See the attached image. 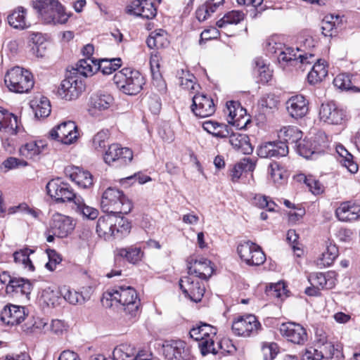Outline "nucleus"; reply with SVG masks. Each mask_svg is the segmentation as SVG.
<instances>
[{
  "label": "nucleus",
  "instance_id": "nucleus-1",
  "mask_svg": "<svg viewBox=\"0 0 360 360\" xmlns=\"http://www.w3.org/2000/svg\"><path fill=\"white\" fill-rule=\"evenodd\" d=\"M101 207L110 215L127 214L132 208V203L123 192L114 187H108L103 193Z\"/></svg>",
  "mask_w": 360,
  "mask_h": 360
},
{
  "label": "nucleus",
  "instance_id": "nucleus-2",
  "mask_svg": "<svg viewBox=\"0 0 360 360\" xmlns=\"http://www.w3.org/2000/svg\"><path fill=\"white\" fill-rule=\"evenodd\" d=\"M105 300L124 306V311L131 316H136L140 304L135 289L130 286H115L108 290L103 295L101 301L103 304Z\"/></svg>",
  "mask_w": 360,
  "mask_h": 360
},
{
  "label": "nucleus",
  "instance_id": "nucleus-3",
  "mask_svg": "<svg viewBox=\"0 0 360 360\" xmlns=\"http://www.w3.org/2000/svg\"><path fill=\"white\" fill-rule=\"evenodd\" d=\"M113 82L120 91L129 96L138 94L146 83L140 72L127 68L115 73Z\"/></svg>",
  "mask_w": 360,
  "mask_h": 360
},
{
  "label": "nucleus",
  "instance_id": "nucleus-4",
  "mask_svg": "<svg viewBox=\"0 0 360 360\" xmlns=\"http://www.w3.org/2000/svg\"><path fill=\"white\" fill-rule=\"evenodd\" d=\"M33 6L45 24H65L69 18L58 0H37Z\"/></svg>",
  "mask_w": 360,
  "mask_h": 360
},
{
  "label": "nucleus",
  "instance_id": "nucleus-5",
  "mask_svg": "<svg viewBox=\"0 0 360 360\" xmlns=\"http://www.w3.org/2000/svg\"><path fill=\"white\" fill-rule=\"evenodd\" d=\"M4 82L10 91L15 93H27L34 86L32 73L20 67L9 70L5 75Z\"/></svg>",
  "mask_w": 360,
  "mask_h": 360
},
{
  "label": "nucleus",
  "instance_id": "nucleus-6",
  "mask_svg": "<svg viewBox=\"0 0 360 360\" xmlns=\"http://www.w3.org/2000/svg\"><path fill=\"white\" fill-rule=\"evenodd\" d=\"M48 195L58 203L74 202L78 196L72 186L60 179H53L46 186Z\"/></svg>",
  "mask_w": 360,
  "mask_h": 360
},
{
  "label": "nucleus",
  "instance_id": "nucleus-7",
  "mask_svg": "<svg viewBox=\"0 0 360 360\" xmlns=\"http://www.w3.org/2000/svg\"><path fill=\"white\" fill-rule=\"evenodd\" d=\"M319 117L325 123L338 126H345L349 120L347 111L333 102L321 104Z\"/></svg>",
  "mask_w": 360,
  "mask_h": 360
},
{
  "label": "nucleus",
  "instance_id": "nucleus-8",
  "mask_svg": "<svg viewBox=\"0 0 360 360\" xmlns=\"http://www.w3.org/2000/svg\"><path fill=\"white\" fill-rule=\"evenodd\" d=\"M237 252L240 258L249 266H259L266 260L262 248L250 240L240 243L238 245Z\"/></svg>",
  "mask_w": 360,
  "mask_h": 360
},
{
  "label": "nucleus",
  "instance_id": "nucleus-9",
  "mask_svg": "<svg viewBox=\"0 0 360 360\" xmlns=\"http://www.w3.org/2000/svg\"><path fill=\"white\" fill-rule=\"evenodd\" d=\"M133 152L129 148H122L119 144L114 143L108 146L103 159L106 164L115 167H122L131 162Z\"/></svg>",
  "mask_w": 360,
  "mask_h": 360
},
{
  "label": "nucleus",
  "instance_id": "nucleus-10",
  "mask_svg": "<svg viewBox=\"0 0 360 360\" xmlns=\"http://www.w3.org/2000/svg\"><path fill=\"white\" fill-rule=\"evenodd\" d=\"M261 329V324L256 316L252 314H248L239 316L232 323V330L236 335L249 337L255 335Z\"/></svg>",
  "mask_w": 360,
  "mask_h": 360
},
{
  "label": "nucleus",
  "instance_id": "nucleus-11",
  "mask_svg": "<svg viewBox=\"0 0 360 360\" xmlns=\"http://www.w3.org/2000/svg\"><path fill=\"white\" fill-rule=\"evenodd\" d=\"M79 133L76 124L72 121L63 122L49 132V136L64 144H71L77 140Z\"/></svg>",
  "mask_w": 360,
  "mask_h": 360
},
{
  "label": "nucleus",
  "instance_id": "nucleus-12",
  "mask_svg": "<svg viewBox=\"0 0 360 360\" xmlns=\"http://www.w3.org/2000/svg\"><path fill=\"white\" fill-rule=\"evenodd\" d=\"M85 86L82 80L78 79L77 76L71 75L63 79L58 89V94L60 97L67 101L77 99Z\"/></svg>",
  "mask_w": 360,
  "mask_h": 360
},
{
  "label": "nucleus",
  "instance_id": "nucleus-13",
  "mask_svg": "<svg viewBox=\"0 0 360 360\" xmlns=\"http://www.w3.org/2000/svg\"><path fill=\"white\" fill-rule=\"evenodd\" d=\"M179 287L184 295L195 302H200L205 292L203 283L189 275L180 279Z\"/></svg>",
  "mask_w": 360,
  "mask_h": 360
},
{
  "label": "nucleus",
  "instance_id": "nucleus-14",
  "mask_svg": "<svg viewBox=\"0 0 360 360\" xmlns=\"http://www.w3.org/2000/svg\"><path fill=\"white\" fill-rule=\"evenodd\" d=\"M163 353L168 360H191V349L182 340H171L163 345Z\"/></svg>",
  "mask_w": 360,
  "mask_h": 360
},
{
  "label": "nucleus",
  "instance_id": "nucleus-15",
  "mask_svg": "<svg viewBox=\"0 0 360 360\" xmlns=\"http://www.w3.org/2000/svg\"><path fill=\"white\" fill-rule=\"evenodd\" d=\"M187 269L189 276L202 280H207L213 272L211 262L207 259H200L190 257L187 259Z\"/></svg>",
  "mask_w": 360,
  "mask_h": 360
},
{
  "label": "nucleus",
  "instance_id": "nucleus-16",
  "mask_svg": "<svg viewBox=\"0 0 360 360\" xmlns=\"http://www.w3.org/2000/svg\"><path fill=\"white\" fill-rule=\"evenodd\" d=\"M281 334L288 341L297 345H304L307 340V333L305 328L299 323L288 322L280 326Z\"/></svg>",
  "mask_w": 360,
  "mask_h": 360
},
{
  "label": "nucleus",
  "instance_id": "nucleus-17",
  "mask_svg": "<svg viewBox=\"0 0 360 360\" xmlns=\"http://www.w3.org/2000/svg\"><path fill=\"white\" fill-rule=\"evenodd\" d=\"M192 101L191 110L197 117H207L215 112L213 100L203 94L194 95Z\"/></svg>",
  "mask_w": 360,
  "mask_h": 360
},
{
  "label": "nucleus",
  "instance_id": "nucleus-18",
  "mask_svg": "<svg viewBox=\"0 0 360 360\" xmlns=\"http://www.w3.org/2000/svg\"><path fill=\"white\" fill-rule=\"evenodd\" d=\"M126 12L146 19H152L157 14V10L151 0H134L126 7Z\"/></svg>",
  "mask_w": 360,
  "mask_h": 360
},
{
  "label": "nucleus",
  "instance_id": "nucleus-19",
  "mask_svg": "<svg viewBox=\"0 0 360 360\" xmlns=\"http://www.w3.org/2000/svg\"><path fill=\"white\" fill-rule=\"evenodd\" d=\"M74 224L70 217L56 213L53 215L50 224V231L58 238H65L74 229Z\"/></svg>",
  "mask_w": 360,
  "mask_h": 360
},
{
  "label": "nucleus",
  "instance_id": "nucleus-20",
  "mask_svg": "<svg viewBox=\"0 0 360 360\" xmlns=\"http://www.w3.org/2000/svg\"><path fill=\"white\" fill-rule=\"evenodd\" d=\"M288 153V146L285 142L272 141L262 144L257 149V155L262 158L284 157Z\"/></svg>",
  "mask_w": 360,
  "mask_h": 360
},
{
  "label": "nucleus",
  "instance_id": "nucleus-21",
  "mask_svg": "<svg viewBox=\"0 0 360 360\" xmlns=\"http://www.w3.org/2000/svg\"><path fill=\"white\" fill-rule=\"evenodd\" d=\"M308 101L302 95L290 97L285 103L288 115L295 119L304 117L309 111Z\"/></svg>",
  "mask_w": 360,
  "mask_h": 360
},
{
  "label": "nucleus",
  "instance_id": "nucleus-22",
  "mask_svg": "<svg viewBox=\"0 0 360 360\" xmlns=\"http://www.w3.org/2000/svg\"><path fill=\"white\" fill-rule=\"evenodd\" d=\"M25 316V308L16 305L6 306L1 313V321L8 326L20 324Z\"/></svg>",
  "mask_w": 360,
  "mask_h": 360
},
{
  "label": "nucleus",
  "instance_id": "nucleus-23",
  "mask_svg": "<svg viewBox=\"0 0 360 360\" xmlns=\"http://www.w3.org/2000/svg\"><path fill=\"white\" fill-rule=\"evenodd\" d=\"M20 131L17 116L0 107V131L15 135Z\"/></svg>",
  "mask_w": 360,
  "mask_h": 360
},
{
  "label": "nucleus",
  "instance_id": "nucleus-24",
  "mask_svg": "<svg viewBox=\"0 0 360 360\" xmlns=\"http://www.w3.org/2000/svg\"><path fill=\"white\" fill-rule=\"evenodd\" d=\"M269 51L277 56L279 63H290L291 65H297V55L294 49L291 47L283 46L281 44L271 46L269 44Z\"/></svg>",
  "mask_w": 360,
  "mask_h": 360
},
{
  "label": "nucleus",
  "instance_id": "nucleus-25",
  "mask_svg": "<svg viewBox=\"0 0 360 360\" xmlns=\"http://www.w3.org/2000/svg\"><path fill=\"white\" fill-rule=\"evenodd\" d=\"M340 221H352L360 219V207L351 202H344L335 210Z\"/></svg>",
  "mask_w": 360,
  "mask_h": 360
},
{
  "label": "nucleus",
  "instance_id": "nucleus-26",
  "mask_svg": "<svg viewBox=\"0 0 360 360\" xmlns=\"http://www.w3.org/2000/svg\"><path fill=\"white\" fill-rule=\"evenodd\" d=\"M316 345L320 349V352L323 354V359L328 360H340L343 357L342 351L338 345L336 347L331 342L328 341L326 337H321L316 341Z\"/></svg>",
  "mask_w": 360,
  "mask_h": 360
},
{
  "label": "nucleus",
  "instance_id": "nucleus-27",
  "mask_svg": "<svg viewBox=\"0 0 360 360\" xmlns=\"http://www.w3.org/2000/svg\"><path fill=\"white\" fill-rule=\"evenodd\" d=\"M32 290V284L31 282L23 278H14V281H11V284L7 285L6 287V293L12 296L22 295L29 299V295Z\"/></svg>",
  "mask_w": 360,
  "mask_h": 360
},
{
  "label": "nucleus",
  "instance_id": "nucleus-28",
  "mask_svg": "<svg viewBox=\"0 0 360 360\" xmlns=\"http://www.w3.org/2000/svg\"><path fill=\"white\" fill-rule=\"evenodd\" d=\"M336 273H314L309 276V280L313 285L319 286L321 289H331L335 285Z\"/></svg>",
  "mask_w": 360,
  "mask_h": 360
},
{
  "label": "nucleus",
  "instance_id": "nucleus-29",
  "mask_svg": "<svg viewBox=\"0 0 360 360\" xmlns=\"http://www.w3.org/2000/svg\"><path fill=\"white\" fill-rule=\"evenodd\" d=\"M116 223L115 219L110 216L100 217L96 224V232L100 237L105 240L115 235Z\"/></svg>",
  "mask_w": 360,
  "mask_h": 360
},
{
  "label": "nucleus",
  "instance_id": "nucleus-30",
  "mask_svg": "<svg viewBox=\"0 0 360 360\" xmlns=\"http://www.w3.org/2000/svg\"><path fill=\"white\" fill-rule=\"evenodd\" d=\"M278 137L285 142V145H291L294 148L302 140V132L295 127H285L278 132Z\"/></svg>",
  "mask_w": 360,
  "mask_h": 360
},
{
  "label": "nucleus",
  "instance_id": "nucleus-31",
  "mask_svg": "<svg viewBox=\"0 0 360 360\" xmlns=\"http://www.w3.org/2000/svg\"><path fill=\"white\" fill-rule=\"evenodd\" d=\"M228 137H229V143L236 150L243 154H250L252 152L253 148L246 134L231 131Z\"/></svg>",
  "mask_w": 360,
  "mask_h": 360
},
{
  "label": "nucleus",
  "instance_id": "nucleus-32",
  "mask_svg": "<svg viewBox=\"0 0 360 360\" xmlns=\"http://www.w3.org/2000/svg\"><path fill=\"white\" fill-rule=\"evenodd\" d=\"M113 101V97L110 94L98 91L90 96L89 105L91 108L105 110L110 108Z\"/></svg>",
  "mask_w": 360,
  "mask_h": 360
},
{
  "label": "nucleus",
  "instance_id": "nucleus-33",
  "mask_svg": "<svg viewBox=\"0 0 360 360\" xmlns=\"http://www.w3.org/2000/svg\"><path fill=\"white\" fill-rule=\"evenodd\" d=\"M202 128L213 136L220 139L228 137L231 133L228 125L212 120L203 122Z\"/></svg>",
  "mask_w": 360,
  "mask_h": 360
},
{
  "label": "nucleus",
  "instance_id": "nucleus-34",
  "mask_svg": "<svg viewBox=\"0 0 360 360\" xmlns=\"http://www.w3.org/2000/svg\"><path fill=\"white\" fill-rule=\"evenodd\" d=\"M143 252L140 248L128 247L124 248H117L116 250L115 260L125 258L129 263L136 264L141 261L143 257Z\"/></svg>",
  "mask_w": 360,
  "mask_h": 360
},
{
  "label": "nucleus",
  "instance_id": "nucleus-35",
  "mask_svg": "<svg viewBox=\"0 0 360 360\" xmlns=\"http://www.w3.org/2000/svg\"><path fill=\"white\" fill-rule=\"evenodd\" d=\"M149 49H163L167 47L169 41L167 39V32L163 30H156L152 32L146 39Z\"/></svg>",
  "mask_w": 360,
  "mask_h": 360
},
{
  "label": "nucleus",
  "instance_id": "nucleus-36",
  "mask_svg": "<svg viewBox=\"0 0 360 360\" xmlns=\"http://www.w3.org/2000/svg\"><path fill=\"white\" fill-rule=\"evenodd\" d=\"M216 333L217 328L207 323H200L193 327L189 332L190 337L196 341L214 337Z\"/></svg>",
  "mask_w": 360,
  "mask_h": 360
},
{
  "label": "nucleus",
  "instance_id": "nucleus-37",
  "mask_svg": "<svg viewBox=\"0 0 360 360\" xmlns=\"http://www.w3.org/2000/svg\"><path fill=\"white\" fill-rule=\"evenodd\" d=\"M97 65L96 60L93 58H85L79 60L75 68H73L75 71L74 74H79L84 77H89L94 74L96 71Z\"/></svg>",
  "mask_w": 360,
  "mask_h": 360
},
{
  "label": "nucleus",
  "instance_id": "nucleus-38",
  "mask_svg": "<svg viewBox=\"0 0 360 360\" xmlns=\"http://www.w3.org/2000/svg\"><path fill=\"white\" fill-rule=\"evenodd\" d=\"M336 151L342 160L340 162L347 169L351 174H355L358 172V165L353 160V155L342 146H336Z\"/></svg>",
  "mask_w": 360,
  "mask_h": 360
},
{
  "label": "nucleus",
  "instance_id": "nucleus-39",
  "mask_svg": "<svg viewBox=\"0 0 360 360\" xmlns=\"http://www.w3.org/2000/svg\"><path fill=\"white\" fill-rule=\"evenodd\" d=\"M327 75L328 70L324 61L321 62V60L319 59L308 73L307 79L311 84H315L324 79Z\"/></svg>",
  "mask_w": 360,
  "mask_h": 360
},
{
  "label": "nucleus",
  "instance_id": "nucleus-40",
  "mask_svg": "<svg viewBox=\"0 0 360 360\" xmlns=\"http://www.w3.org/2000/svg\"><path fill=\"white\" fill-rule=\"evenodd\" d=\"M26 10L18 7L17 10L8 15L9 25L15 29L24 30L27 27L25 21Z\"/></svg>",
  "mask_w": 360,
  "mask_h": 360
},
{
  "label": "nucleus",
  "instance_id": "nucleus-41",
  "mask_svg": "<svg viewBox=\"0 0 360 360\" xmlns=\"http://www.w3.org/2000/svg\"><path fill=\"white\" fill-rule=\"evenodd\" d=\"M73 203L75 206V211L79 214H82L84 217L89 219H94L97 218L98 215V210L86 205L84 203V199L81 196H78Z\"/></svg>",
  "mask_w": 360,
  "mask_h": 360
},
{
  "label": "nucleus",
  "instance_id": "nucleus-42",
  "mask_svg": "<svg viewBox=\"0 0 360 360\" xmlns=\"http://www.w3.org/2000/svg\"><path fill=\"white\" fill-rule=\"evenodd\" d=\"M136 354L135 348L128 344H121L116 347L112 352L114 360H131Z\"/></svg>",
  "mask_w": 360,
  "mask_h": 360
},
{
  "label": "nucleus",
  "instance_id": "nucleus-43",
  "mask_svg": "<svg viewBox=\"0 0 360 360\" xmlns=\"http://www.w3.org/2000/svg\"><path fill=\"white\" fill-rule=\"evenodd\" d=\"M245 18L243 12L240 11H231L224 15V16L219 20L216 25L219 28L224 27L226 25L238 24Z\"/></svg>",
  "mask_w": 360,
  "mask_h": 360
},
{
  "label": "nucleus",
  "instance_id": "nucleus-44",
  "mask_svg": "<svg viewBox=\"0 0 360 360\" xmlns=\"http://www.w3.org/2000/svg\"><path fill=\"white\" fill-rule=\"evenodd\" d=\"M34 251L30 248H24L13 253V259L15 263H20L23 265L24 268L33 271L34 266L30 259V254Z\"/></svg>",
  "mask_w": 360,
  "mask_h": 360
},
{
  "label": "nucleus",
  "instance_id": "nucleus-45",
  "mask_svg": "<svg viewBox=\"0 0 360 360\" xmlns=\"http://www.w3.org/2000/svg\"><path fill=\"white\" fill-rule=\"evenodd\" d=\"M96 70H99L103 75H110L121 66V59H102L96 60Z\"/></svg>",
  "mask_w": 360,
  "mask_h": 360
},
{
  "label": "nucleus",
  "instance_id": "nucleus-46",
  "mask_svg": "<svg viewBox=\"0 0 360 360\" xmlns=\"http://www.w3.org/2000/svg\"><path fill=\"white\" fill-rule=\"evenodd\" d=\"M31 107L34 111V115L37 118H44L48 117L51 113V105L49 101L43 97L39 102H32Z\"/></svg>",
  "mask_w": 360,
  "mask_h": 360
},
{
  "label": "nucleus",
  "instance_id": "nucleus-47",
  "mask_svg": "<svg viewBox=\"0 0 360 360\" xmlns=\"http://www.w3.org/2000/svg\"><path fill=\"white\" fill-rule=\"evenodd\" d=\"M311 143L313 148L316 150V153L320 154L325 151L328 148V137L325 132L319 131L311 138Z\"/></svg>",
  "mask_w": 360,
  "mask_h": 360
},
{
  "label": "nucleus",
  "instance_id": "nucleus-48",
  "mask_svg": "<svg viewBox=\"0 0 360 360\" xmlns=\"http://www.w3.org/2000/svg\"><path fill=\"white\" fill-rule=\"evenodd\" d=\"M338 256V248L335 245H330L327 246L326 251L322 253L319 264L323 266H329Z\"/></svg>",
  "mask_w": 360,
  "mask_h": 360
},
{
  "label": "nucleus",
  "instance_id": "nucleus-49",
  "mask_svg": "<svg viewBox=\"0 0 360 360\" xmlns=\"http://www.w3.org/2000/svg\"><path fill=\"white\" fill-rule=\"evenodd\" d=\"M300 181H303L309 191L314 195H319L323 192V186L321 183L316 180L313 176H306L304 174L298 176Z\"/></svg>",
  "mask_w": 360,
  "mask_h": 360
},
{
  "label": "nucleus",
  "instance_id": "nucleus-50",
  "mask_svg": "<svg viewBox=\"0 0 360 360\" xmlns=\"http://www.w3.org/2000/svg\"><path fill=\"white\" fill-rule=\"evenodd\" d=\"M20 155L27 159H32L39 155L36 141H31L22 145L19 149Z\"/></svg>",
  "mask_w": 360,
  "mask_h": 360
},
{
  "label": "nucleus",
  "instance_id": "nucleus-51",
  "mask_svg": "<svg viewBox=\"0 0 360 360\" xmlns=\"http://www.w3.org/2000/svg\"><path fill=\"white\" fill-rule=\"evenodd\" d=\"M295 148H296L297 153L301 156L307 159L316 154V150H314L311 141H306L305 139H302Z\"/></svg>",
  "mask_w": 360,
  "mask_h": 360
},
{
  "label": "nucleus",
  "instance_id": "nucleus-52",
  "mask_svg": "<svg viewBox=\"0 0 360 360\" xmlns=\"http://www.w3.org/2000/svg\"><path fill=\"white\" fill-rule=\"evenodd\" d=\"M214 338H205L198 342V347L202 356H205L209 353L216 354L218 352L217 349L214 347Z\"/></svg>",
  "mask_w": 360,
  "mask_h": 360
},
{
  "label": "nucleus",
  "instance_id": "nucleus-53",
  "mask_svg": "<svg viewBox=\"0 0 360 360\" xmlns=\"http://www.w3.org/2000/svg\"><path fill=\"white\" fill-rule=\"evenodd\" d=\"M109 134L108 130H101L98 131L93 139V146L95 150L102 151L105 148Z\"/></svg>",
  "mask_w": 360,
  "mask_h": 360
},
{
  "label": "nucleus",
  "instance_id": "nucleus-54",
  "mask_svg": "<svg viewBox=\"0 0 360 360\" xmlns=\"http://www.w3.org/2000/svg\"><path fill=\"white\" fill-rule=\"evenodd\" d=\"M73 180L84 188H89L93 185L92 175L87 171H79L75 174Z\"/></svg>",
  "mask_w": 360,
  "mask_h": 360
},
{
  "label": "nucleus",
  "instance_id": "nucleus-55",
  "mask_svg": "<svg viewBox=\"0 0 360 360\" xmlns=\"http://www.w3.org/2000/svg\"><path fill=\"white\" fill-rule=\"evenodd\" d=\"M335 86L342 90H349L352 89L349 76L346 74H340L333 79Z\"/></svg>",
  "mask_w": 360,
  "mask_h": 360
},
{
  "label": "nucleus",
  "instance_id": "nucleus-56",
  "mask_svg": "<svg viewBox=\"0 0 360 360\" xmlns=\"http://www.w3.org/2000/svg\"><path fill=\"white\" fill-rule=\"evenodd\" d=\"M63 297L72 304H83L85 302V298L81 293L69 289L64 292Z\"/></svg>",
  "mask_w": 360,
  "mask_h": 360
},
{
  "label": "nucleus",
  "instance_id": "nucleus-57",
  "mask_svg": "<svg viewBox=\"0 0 360 360\" xmlns=\"http://www.w3.org/2000/svg\"><path fill=\"white\" fill-rule=\"evenodd\" d=\"M269 174L275 183H279L283 179V170L276 162H272L269 166Z\"/></svg>",
  "mask_w": 360,
  "mask_h": 360
},
{
  "label": "nucleus",
  "instance_id": "nucleus-58",
  "mask_svg": "<svg viewBox=\"0 0 360 360\" xmlns=\"http://www.w3.org/2000/svg\"><path fill=\"white\" fill-rule=\"evenodd\" d=\"M264 360H274L278 353V347L276 343L272 342L262 347Z\"/></svg>",
  "mask_w": 360,
  "mask_h": 360
},
{
  "label": "nucleus",
  "instance_id": "nucleus-59",
  "mask_svg": "<svg viewBox=\"0 0 360 360\" xmlns=\"http://www.w3.org/2000/svg\"><path fill=\"white\" fill-rule=\"evenodd\" d=\"M278 99L274 94H267L262 97L259 101V104L262 108L274 109L277 108Z\"/></svg>",
  "mask_w": 360,
  "mask_h": 360
},
{
  "label": "nucleus",
  "instance_id": "nucleus-60",
  "mask_svg": "<svg viewBox=\"0 0 360 360\" xmlns=\"http://www.w3.org/2000/svg\"><path fill=\"white\" fill-rule=\"evenodd\" d=\"M2 165L8 169H14L20 167H25L28 164L24 160H20L14 157H10L5 160Z\"/></svg>",
  "mask_w": 360,
  "mask_h": 360
},
{
  "label": "nucleus",
  "instance_id": "nucleus-61",
  "mask_svg": "<svg viewBox=\"0 0 360 360\" xmlns=\"http://www.w3.org/2000/svg\"><path fill=\"white\" fill-rule=\"evenodd\" d=\"M47 254L49 261L46 264V267L50 271H53L56 264L60 263L62 258L54 250H47Z\"/></svg>",
  "mask_w": 360,
  "mask_h": 360
},
{
  "label": "nucleus",
  "instance_id": "nucleus-62",
  "mask_svg": "<svg viewBox=\"0 0 360 360\" xmlns=\"http://www.w3.org/2000/svg\"><path fill=\"white\" fill-rule=\"evenodd\" d=\"M150 180V178L148 176L140 174H135L132 176L122 179L121 180V184L122 185H130L133 184L134 181H138L140 184H143L148 182Z\"/></svg>",
  "mask_w": 360,
  "mask_h": 360
},
{
  "label": "nucleus",
  "instance_id": "nucleus-63",
  "mask_svg": "<svg viewBox=\"0 0 360 360\" xmlns=\"http://www.w3.org/2000/svg\"><path fill=\"white\" fill-rule=\"evenodd\" d=\"M219 31L216 27H211L202 32V33L200 34L199 44H202L203 41H208L213 39H217L219 37Z\"/></svg>",
  "mask_w": 360,
  "mask_h": 360
},
{
  "label": "nucleus",
  "instance_id": "nucleus-64",
  "mask_svg": "<svg viewBox=\"0 0 360 360\" xmlns=\"http://www.w3.org/2000/svg\"><path fill=\"white\" fill-rule=\"evenodd\" d=\"M148 106L153 114L159 113L161 109V101L158 95L152 94L148 101Z\"/></svg>",
  "mask_w": 360,
  "mask_h": 360
}]
</instances>
